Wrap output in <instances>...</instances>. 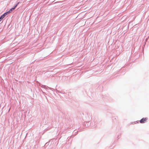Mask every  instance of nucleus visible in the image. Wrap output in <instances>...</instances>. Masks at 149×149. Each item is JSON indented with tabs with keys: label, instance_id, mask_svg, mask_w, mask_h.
Wrapping results in <instances>:
<instances>
[{
	"label": "nucleus",
	"instance_id": "obj_22",
	"mask_svg": "<svg viewBox=\"0 0 149 149\" xmlns=\"http://www.w3.org/2000/svg\"><path fill=\"white\" fill-rule=\"evenodd\" d=\"M50 93V95H51L52 94H51V93Z\"/></svg>",
	"mask_w": 149,
	"mask_h": 149
},
{
	"label": "nucleus",
	"instance_id": "obj_2",
	"mask_svg": "<svg viewBox=\"0 0 149 149\" xmlns=\"http://www.w3.org/2000/svg\"><path fill=\"white\" fill-rule=\"evenodd\" d=\"M55 91H56V93H60L62 94V95L63 96H65L64 94L65 93L64 91H60L59 90H58L56 89H55Z\"/></svg>",
	"mask_w": 149,
	"mask_h": 149
},
{
	"label": "nucleus",
	"instance_id": "obj_3",
	"mask_svg": "<svg viewBox=\"0 0 149 149\" xmlns=\"http://www.w3.org/2000/svg\"><path fill=\"white\" fill-rule=\"evenodd\" d=\"M148 119L147 118H143L141 119L139 121L140 123H143L146 122V121Z\"/></svg>",
	"mask_w": 149,
	"mask_h": 149
},
{
	"label": "nucleus",
	"instance_id": "obj_14",
	"mask_svg": "<svg viewBox=\"0 0 149 149\" xmlns=\"http://www.w3.org/2000/svg\"><path fill=\"white\" fill-rule=\"evenodd\" d=\"M42 91V92L44 94V95H47V94L46 93H45L43 91Z\"/></svg>",
	"mask_w": 149,
	"mask_h": 149
},
{
	"label": "nucleus",
	"instance_id": "obj_19",
	"mask_svg": "<svg viewBox=\"0 0 149 149\" xmlns=\"http://www.w3.org/2000/svg\"><path fill=\"white\" fill-rule=\"evenodd\" d=\"M146 44H145V42H144V45H143V47H144L145 46V45Z\"/></svg>",
	"mask_w": 149,
	"mask_h": 149
},
{
	"label": "nucleus",
	"instance_id": "obj_21",
	"mask_svg": "<svg viewBox=\"0 0 149 149\" xmlns=\"http://www.w3.org/2000/svg\"><path fill=\"white\" fill-rule=\"evenodd\" d=\"M123 69V68H121V69L120 70H122Z\"/></svg>",
	"mask_w": 149,
	"mask_h": 149
},
{
	"label": "nucleus",
	"instance_id": "obj_9",
	"mask_svg": "<svg viewBox=\"0 0 149 149\" xmlns=\"http://www.w3.org/2000/svg\"><path fill=\"white\" fill-rule=\"evenodd\" d=\"M86 115H87V116H88V118H87V120H89L90 119L91 117V116H88V114H87Z\"/></svg>",
	"mask_w": 149,
	"mask_h": 149
},
{
	"label": "nucleus",
	"instance_id": "obj_16",
	"mask_svg": "<svg viewBox=\"0 0 149 149\" xmlns=\"http://www.w3.org/2000/svg\"><path fill=\"white\" fill-rule=\"evenodd\" d=\"M0 18H1V19H2V20L3 18V17L1 15L0 16Z\"/></svg>",
	"mask_w": 149,
	"mask_h": 149
},
{
	"label": "nucleus",
	"instance_id": "obj_13",
	"mask_svg": "<svg viewBox=\"0 0 149 149\" xmlns=\"http://www.w3.org/2000/svg\"><path fill=\"white\" fill-rule=\"evenodd\" d=\"M148 38H146L145 40V44H146V42H147V41H148Z\"/></svg>",
	"mask_w": 149,
	"mask_h": 149
},
{
	"label": "nucleus",
	"instance_id": "obj_8",
	"mask_svg": "<svg viewBox=\"0 0 149 149\" xmlns=\"http://www.w3.org/2000/svg\"><path fill=\"white\" fill-rule=\"evenodd\" d=\"M9 13L8 12V11L6 12L5 13H4L3 14L5 15V16L6 17V15L8 14Z\"/></svg>",
	"mask_w": 149,
	"mask_h": 149
},
{
	"label": "nucleus",
	"instance_id": "obj_18",
	"mask_svg": "<svg viewBox=\"0 0 149 149\" xmlns=\"http://www.w3.org/2000/svg\"><path fill=\"white\" fill-rule=\"evenodd\" d=\"M136 123H135V122H134V123H139V121H136Z\"/></svg>",
	"mask_w": 149,
	"mask_h": 149
},
{
	"label": "nucleus",
	"instance_id": "obj_7",
	"mask_svg": "<svg viewBox=\"0 0 149 149\" xmlns=\"http://www.w3.org/2000/svg\"><path fill=\"white\" fill-rule=\"evenodd\" d=\"M20 3L19 2H17L15 5L13 7L15 9L17 6Z\"/></svg>",
	"mask_w": 149,
	"mask_h": 149
},
{
	"label": "nucleus",
	"instance_id": "obj_5",
	"mask_svg": "<svg viewBox=\"0 0 149 149\" xmlns=\"http://www.w3.org/2000/svg\"><path fill=\"white\" fill-rule=\"evenodd\" d=\"M15 8L13 7L10 9L8 11L9 13H11L13 11L15 10Z\"/></svg>",
	"mask_w": 149,
	"mask_h": 149
},
{
	"label": "nucleus",
	"instance_id": "obj_20",
	"mask_svg": "<svg viewBox=\"0 0 149 149\" xmlns=\"http://www.w3.org/2000/svg\"><path fill=\"white\" fill-rule=\"evenodd\" d=\"M2 20V19H1V18H0V22Z\"/></svg>",
	"mask_w": 149,
	"mask_h": 149
},
{
	"label": "nucleus",
	"instance_id": "obj_4",
	"mask_svg": "<svg viewBox=\"0 0 149 149\" xmlns=\"http://www.w3.org/2000/svg\"><path fill=\"white\" fill-rule=\"evenodd\" d=\"M45 89H50L51 91V92L52 93H53V92L54 91H55V89H54L53 88H52L49 87L48 86H46V87H45Z\"/></svg>",
	"mask_w": 149,
	"mask_h": 149
},
{
	"label": "nucleus",
	"instance_id": "obj_6",
	"mask_svg": "<svg viewBox=\"0 0 149 149\" xmlns=\"http://www.w3.org/2000/svg\"><path fill=\"white\" fill-rule=\"evenodd\" d=\"M78 131H76L75 132V131H74V132H73V135L74 136H75L76 134H77L78 133Z\"/></svg>",
	"mask_w": 149,
	"mask_h": 149
},
{
	"label": "nucleus",
	"instance_id": "obj_12",
	"mask_svg": "<svg viewBox=\"0 0 149 149\" xmlns=\"http://www.w3.org/2000/svg\"><path fill=\"white\" fill-rule=\"evenodd\" d=\"M72 137H73L72 135H71V136H70V137H68V139H68V140H70V139L71 138H72Z\"/></svg>",
	"mask_w": 149,
	"mask_h": 149
},
{
	"label": "nucleus",
	"instance_id": "obj_11",
	"mask_svg": "<svg viewBox=\"0 0 149 149\" xmlns=\"http://www.w3.org/2000/svg\"><path fill=\"white\" fill-rule=\"evenodd\" d=\"M49 144V142H47L45 144V146H47Z\"/></svg>",
	"mask_w": 149,
	"mask_h": 149
},
{
	"label": "nucleus",
	"instance_id": "obj_15",
	"mask_svg": "<svg viewBox=\"0 0 149 149\" xmlns=\"http://www.w3.org/2000/svg\"><path fill=\"white\" fill-rule=\"evenodd\" d=\"M0 18H1V19H2V20L3 18V17L1 15L0 16Z\"/></svg>",
	"mask_w": 149,
	"mask_h": 149
},
{
	"label": "nucleus",
	"instance_id": "obj_17",
	"mask_svg": "<svg viewBox=\"0 0 149 149\" xmlns=\"http://www.w3.org/2000/svg\"><path fill=\"white\" fill-rule=\"evenodd\" d=\"M1 15L3 16V18H4L5 17V15L3 14H2Z\"/></svg>",
	"mask_w": 149,
	"mask_h": 149
},
{
	"label": "nucleus",
	"instance_id": "obj_1",
	"mask_svg": "<svg viewBox=\"0 0 149 149\" xmlns=\"http://www.w3.org/2000/svg\"><path fill=\"white\" fill-rule=\"evenodd\" d=\"M97 122H96V119L94 120L93 121H91V122L89 123L88 121V122H86L87 126L88 127L89 125V124L90 125L92 128H94L97 126Z\"/></svg>",
	"mask_w": 149,
	"mask_h": 149
},
{
	"label": "nucleus",
	"instance_id": "obj_10",
	"mask_svg": "<svg viewBox=\"0 0 149 149\" xmlns=\"http://www.w3.org/2000/svg\"><path fill=\"white\" fill-rule=\"evenodd\" d=\"M41 87L42 88H45V87H46V86L42 85L41 86Z\"/></svg>",
	"mask_w": 149,
	"mask_h": 149
}]
</instances>
